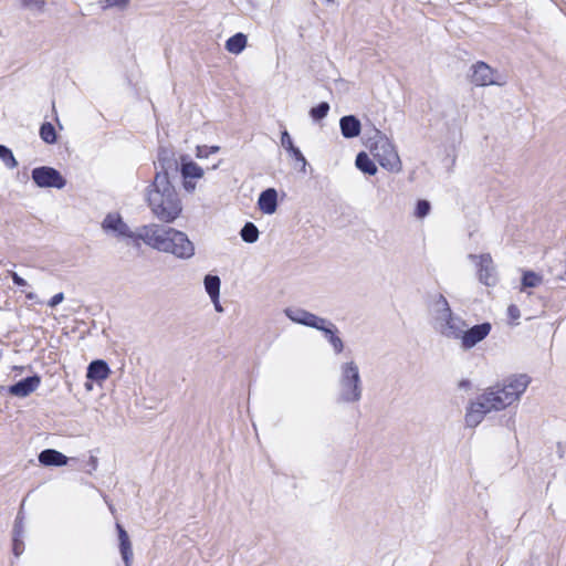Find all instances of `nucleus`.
I'll use <instances>...</instances> for the list:
<instances>
[{"label":"nucleus","mask_w":566,"mask_h":566,"mask_svg":"<svg viewBox=\"0 0 566 566\" xmlns=\"http://www.w3.org/2000/svg\"><path fill=\"white\" fill-rule=\"evenodd\" d=\"M117 530H118L120 553H122L124 560L127 563L128 559L133 555L130 541H129L128 534L126 533V531L123 528V526L120 524H117Z\"/></svg>","instance_id":"obj_18"},{"label":"nucleus","mask_w":566,"mask_h":566,"mask_svg":"<svg viewBox=\"0 0 566 566\" xmlns=\"http://www.w3.org/2000/svg\"><path fill=\"white\" fill-rule=\"evenodd\" d=\"M219 151V147L218 146H198L197 147V157L198 158H207L210 154H214Z\"/></svg>","instance_id":"obj_31"},{"label":"nucleus","mask_w":566,"mask_h":566,"mask_svg":"<svg viewBox=\"0 0 566 566\" xmlns=\"http://www.w3.org/2000/svg\"><path fill=\"white\" fill-rule=\"evenodd\" d=\"M106 7H125L129 0H105Z\"/></svg>","instance_id":"obj_37"},{"label":"nucleus","mask_w":566,"mask_h":566,"mask_svg":"<svg viewBox=\"0 0 566 566\" xmlns=\"http://www.w3.org/2000/svg\"><path fill=\"white\" fill-rule=\"evenodd\" d=\"M461 385L467 386V385H469V382L468 381H462Z\"/></svg>","instance_id":"obj_41"},{"label":"nucleus","mask_w":566,"mask_h":566,"mask_svg":"<svg viewBox=\"0 0 566 566\" xmlns=\"http://www.w3.org/2000/svg\"><path fill=\"white\" fill-rule=\"evenodd\" d=\"M40 137L46 144L56 143L57 135L54 126L50 122H44L40 127Z\"/></svg>","instance_id":"obj_23"},{"label":"nucleus","mask_w":566,"mask_h":566,"mask_svg":"<svg viewBox=\"0 0 566 566\" xmlns=\"http://www.w3.org/2000/svg\"><path fill=\"white\" fill-rule=\"evenodd\" d=\"M342 387L345 401H357L360 398L358 367L353 361L343 366Z\"/></svg>","instance_id":"obj_4"},{"label":"nucleus","mask_w":566,"mask_h":566,"mask_svg":"<svg viewBox=\"0 0 566 566\" xmlns=\"http://www.w3.org/2000/svg\"><path fill=\"white\" fill-rule=\"evenodd\" d=\"M247 45V36L243 33H237L226 42V49L233 54L241 53Z\"/></svg>","instance_id":"obj_17"},{"label":"nucleus","mask_w":566,"mask_h":566,"mask_svg":"<svg viewBox=\"0 0 566 566\" xmlns=\"http://www.w3.org/2000/svg\"><path fill=\"white\" fill-rule=\"evenodd\" d=\"M507 316L512 324H516L517 319L521 317V312L517 305L511 304L507 307Z\"/></svg>","instance_id":"obj_32"},{"label":"nucleus","mask_w":566,"mask_h":566,"mask_svg":"<svg viewBox=\"0 0 566 566\" xmlns=\"http://www.w3.org/2000/svg\"><path fill=\"white\" fill-rule=\"evenodd\" d=\"M259 208L266 214H272L276 211L277 193L275 189L269 188L264 190L259 197Z\"/></svg>","instance_id":"obj_13"},{"label":"nucleus","mask_w":566,"mask_h":566,"mask_svg":"<svg viewBox=\"0 0 566 566\" xmlns=\"http://www.w3.org/2000/svg\"><path fill=\"white\" fill-rule=\"evenodd\" d=\"M491 328L490 323H482L462 332L460 336L462 347L464 349L472 348L490 334Z\"/></svg>","instance_id":"obj_7"},{"label":"nucleus","mask_w":566,"mask_h":566,"mask_svg":"<svg viewBox=\"0 0 566 566\" xmlns=\"http://www.w3.org/2000/svg\"><path fill=\"white\" fill-rule=\"evenodd\" d=\"M292 159L301 167L302 170L305 169L306 166V159L301 153V150L295 146L291 150L287 151Z\"/></svg>","instance_id":"obj_29"},{"label":"nucleus","mask_w":566,"mask_h":566,"mask_svg":"<svg viewBox=\"0 0 566 566\" xmlns=\"http://www.w3.org/2000/svg\"><path fill=\"white\" fill-rule=\"evenodd\" d=\"M111 369L104 360H94L88 365L86 377L95 381H104L109 377Z\"/></svg>","instance_id":"obj_14"},{"label":"nucleus","mask_w":566,"mask_h":566,"mask_svg":"<svg viewBox=\"0 0 566 566\" xmlns=\"http://www.w3.org/2000/svg\"><path fill=\"white\" fill-rule=\"evenodd\" d=\"M430 211V203L427 200H419L417 202L415 214L418 218L426 217Z\"/></svg>","instance_id":"obj_30"},{"label":"nucleus","mask_w":566,"mask_h":566,"mask_svg":"<svg viewBox=\"0 0 566 566\" xmlns=\"http://www.w3.org/2000/svg\"><path fill=\"white\" fill-rule=\"evenodd\" d=\"M0 159L8 168H15L18 166V161L15 160L11 149L4 145H0Z\"/></svg>","instance_id":"obj_26"},{"label":"nucleus","mask_w":566,"mask_h":566,"mask_svg":"<svg viewBox=\"0 0 566 566\" xmlns=\"http://www.w3.org/2000/svg\"><path fill=\"white\" fill-rule=\"evenodd\" d=\"M295 322L304 324L306 326L315 327L319 331L324 329L325 319L317 317L316 315L308 313L305 315V318H294Z\"/></svg>","instance_id":"obj_24"},{"label":"nucleus","mask_w":566,"mask_h":566,"mask_svg":"<svg viewBox=\"0 0 566 566\" xmlns=\"http://www.w3.org/2000/svg\"><path fill=\"white\" fill-rule=\"evenodd\" d=\"M23 7L42 10L45 2L44 0H21Z\"/></svg>","instance_id":"obj_34"},{"label":"nucleus","mask_w":566,"mask_h":566,"mask_svg":"<svg viewBox=\"0 0 566 566\" xmlns=\"http://www.w3.org/2000/svg\"><path fill=\"white\" fill-rule=\"evenodd\" d=\"M494 71L484 62H478L472 66L471 82L476 86H486L495 84L493 77Z\"/></svg>","instance_id":"obj_9"},{"label":"nucleus","mask_w":566,"mask_h":566,"mask_svg":"<svg viewBox=\"0 0 566 566\" xmlns=\"http://www.w3.org/2000/svg\"><path fill=\"white\" fill-rule=\"evenodd\" d=\"M478 276L479 280L486 286L495 283L493 261L490 254H482L478 262Z\"/></svg>","instance_id":"obj_11"},{"label":"nucleus","mask_w":566,"mask_h":566,"mask_svg":"<svg viewBox=\"0 0 566 566\" xmlns=\"http://www.w3.org/2000/svg\"><path fill=\"white\" fill-rule=\"evenodd\" d=\"M181 176L184 178V188L188 192L196 189V182L192 179H200L203 177V169L195 161H187L181 164Z\"/></svg>","instance_id":"obj_10"},{"label":"nucleus","mask_w":566,"mask_h":566,"mask_svg":"<svg viewBox=\"0 0 566 566\" xmlns=\"http://www.w3.org/2000/svg\"><path fill=\"white\" fill-rule=\"evenodd\" d=\"M531 384L526 374L512 375L486 388L474 401H471L465 412V423L476 427L491 411H500L517 401Z\"/></svg>","instance_id":"obj_1"},{"label":"nucleus","mask_w":566,"mask_h":566,"mask_svg":"<svg viewBox=\"0 0 566 566\" xmlns=\"http://www.w3.org/2000/svg\"><path fill=\"white\" fill-rule=\"evenodd\" d=\"M241 237L243 241L253 243L259 238V230L252 222H247L241 230Z\"/></svg>","instance_id":"obj_25"},{"label":"nucleus","mask_w":566,"mask_h":566,"mask_svg":"<svg viewBox=\"0 0 566 566\" xmlns=\"http://www.w3.org/2000/svg\"><path fill=\"white\" fill-rule=\"evenodd\" d=\"M308 314V312L300 311L297 312L296 316H291V318L294 321V318H305V315Z\"/></svg>","instance_id":"obj_38"},{"label":"nucleus","mask_w":566,"mask_h":566,"mask_svg":"<svg viewBox=\"0 0 566 566\" xmlns=\"http://www.w3.org/2000/svg\"><path fill=\"white\" fill-rule=\"evenodd\" d=\"M39 376L27 377L9 387V392L17 397H27L40 386Z\"/></svg>","instance_id":"obj_12"},{"label":"nucleus","mask_w":566,"mask_h":566,"mask_svg":"<svg viewBox=\"0 0 566 566\" xmlns=\"http://www.w3.org/2000/svg\"><path fill=\"white\" fill-rule=\"evenodd\" d=\"M213 303H214V305H216L217 311H221V307H220V305H219V303H218V300H217L216 302H213Z\"/></svg>","instance_id":"obj_40"},{"label":"nucleus","mask_w":566,"mask_h":566,"mask_svg":"<svg viewBox=\"0 0 566 566\" xmlns=\"http://www.w3.org/2000/svg\"><path fill=\"white\" fill-rule=\"evenodd\" d=\"M147 202L153 214L160 221L171 223L182 212L181 200L169 180L166 170L158 171L147 193Z\"/></svg>","instance_id":"obj_3"},{"label":"nucleus","mask_w":566,"mask_h":566,"mask_svg":"<svg viewBox=\"0 0 566 566\" xmlns=\"http://www.w3.org/2000/svg\"><path fill=\"white\" fill-rule=\"evenodd\" d=\"M25 297H27L28 300H34V298L36 297V295H35L34 293L30 292V293H28V294L25 295Z\"/></svg>","instance_id":"obj_39"},{"label":"nucleus","mask_w":566,"mask_h":566,"mask_svg":"<svg viewBox=\"0 0 566 566\" xmlns=\"http://www.w3.org/2000/svg\"><path fill=\"white\" fill-rule=\"evenodd\" d=\"M542 277L533 271H526L522 277V284L524 287H535L541 284Z\"/></svg>","instance_id":"obj_27"},{"label":"nucleus","mask_w":566,"mask_h":566,"mask_svg":"<svg viewBox=\"0 0 566 566\" xmlns=\"http://www.w3.org/2000/svg\"><path fill=\"white\" fill-rule=\"evenodd\" d=\"M342 135L345 138H354L360 134V122L353 115H347L340 118L339 122Z\"/></svg>","instance_id":"obj_15"},{"label":"nucleus","mask_w":566,"mask_h":566,"mask_svg":"<svg viewBox=\"0 0 566 566\" xmlns=\"http://www.w3.org/2000/svg\"><path fill=\"white\" fill-rule=\"evenodd\" d=\"M39 461L45 467H62L67 463V457L54 449H46L39 454Z\"/></svg>","instance_id":"obj_16"},{"label":"nucleus","mask_w":566,"mask_h":566,"mask_svg":"<svg viewBox=\"0 0 566 566\" xmlns=\"http://www.w3.org/2000/svg\"><path fill=\"white\" fill-rule=\"evenodd\" d=\"M281 145L286 151L295 147L287 130H283L281 134Z\"/></svg>","instance_id":"obj_33"},{"label":"nucleus","mask_w":566,"mask_h":566,"mask_svg":"<svg viewBox=\"0 0 566 566\" xmlns=\"http://www.w3.org/2000/svg\"><path fill=\"white\" fill-rule=\"evenodd\" d=\"M328 111H329L328 103L322 102L317 106L313 107L311 109L310 114L315 120H319L327 115Z\"/></svg>","instance_id":"obj_28"},{"label":"nucleus","mask_w":566,"mask_h":566,"mask_svg":"<svg viewBox=\"0 0 566 566\" xmlns=\"http://www.w3.org/2000/svg\"><path fill=\"white\" fill-rule=\"evenodd\" d=\"M64 300V294L61 292V293H57L55 295H53L49 302H48V305L50 307H55L57 304H60L61 302H63Z\"/></svg>","instance_id":"obj_35"},{"label":"nucleus","mask_w":566,"mask_h":566,"mask_svg":"<svg viewBox=\"0 0 566 566\" xmlns=\"http://www.w3.org/2000/svg\"><path fill=\"white\" fill-rule=\"evenodd\" d=\"M9 275L15 285H18V286L27 285V281L24 279H22L20 275H18L17 272L10 271Z\"/></svg>","instance_id":"obj_36"},{"label":"nucleus","mask_w":566,"mask_h":566,"mask_svg":"<svg viewBox=\"0 0 566 566\" xmlns=\"http://www.w3.org/2000/svg\"><path fill=\"white\" fill-rule=\"evenodd\" d=\"M356 166L359 170L368 175H375L377 172V167L373 159L369 156L361 151L356 157Z\"/></svg>","instance_id":"obj_19"},{"label":"nucleus","mask_w":566,"mask_h":566,"mask_svg":"<svg viewBox=\"0 0 566 566\" xmlns=\"http://www.w3.org/2000/svg\"><path fill=\"white\" fill-rule=\"evenodd\" d=\"M373 155L382 168L395 172L400 171V158L390 143L382 142L380 144H376L373 149Z\"/></svg>","instance_id":"obj_5"},{"label":"nucleus","mask_w":566,"mask_h":566,"mask_svg":"<svg viewBox=\"0 0 566 566\" xmlns=\"http://www.w3.org/2000/svg\"><path fill=\"white\" fill-rule=\"evenodd\" d=\"M32 179L41 188H57L65 186V179L52 167H38L32 170Z\"/></svg>","instance_id":"obj_6"},{"label":"nucleus","mask_w":566,"mask_h":566,"mask_svg":"<svg viewBox=\"0 0 566 566\" xmlns=\"http://www.w3.org/2000/svg\"><path fill=\"white\" fill-rule=\"evenodd\" d=\"M447 311H448V317L446 319V329L443 331V334L448 337L460 338V336L462 334V329H461V327L455 325V319L452 316L449 307L447 308Z\"/></svg>","instance_id":"obj_22"},{"label":"nucleus","mask_w":566,"mask_h":566,"mask_svg":"<svg viewBox=\"0 0 566 566\" xmlns=\"http://www.w3.org/2000/svg\"><path fill=\"white\" fill-rule=\"evenodd\" d=\"M143 241L148 247L171 253L180 259H189L195 254V247L187 234L174 228H164L151 223L143 226L135 238V244Z\"/></svg>","instance_id":"obj_2"},{"label":"nucleus","mask_w":566,"mask_h":566,"mask_svg":"<svg viewBox=\"0 0 566 566\" xmlns=\"http://www.w3.org/2000/svg\"><path fill=\"white\" fill-rule=\"evenodd\" d=\"M102 227L105 231H113L119 237L130 238L135 241L133 233L118 213H108L103 220Z\"/></svg>","instance_id":"obj_8"},{"label":"nucleus","mask_w":566,"mask_h":566,"mask_svg":"<svg viewBox=\"0 0 566 566\" xmlns=\"http://www.w3.org/2000/svg\"><path fill=\"white\" fill-rule=\"evenodd\" d=\"M322 332H324L325 337L328 339V342L333 346L334 350L336 353H342L344 349V345H343V340L340 339V337L336 334L337 331H336L335 326L332 324H331V327L324 326V329H322Z\"/></svg>","instance_id":"obj_20"},{"label":"nucleus","mask_w":566,"mask_h":566,"mask_svg":"<svg viewBox=\"0 0 566 566\" xmlns=\"http://www.w3.org/2000/svg\"><path fill=\"white\" fill-rule=\"evenodd\" d=\"M205 287L213 302L219 298L220 279L214 275H207L205 277Z\"/></svg>","instance_id":"obj_21"}]
</instances>
